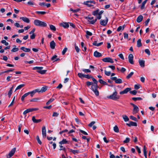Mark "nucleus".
<instances>
[{
	"instance_id": "f257e3e1",
	"label": "nucleus",
	"mask_w": 158,
	"mask_h": 158,
	"mask_svg": "<svg viewBox=\"0 0 158 158\" xmlns=\"http://www.w3.org/2000/svg\"><path fill=\"white\" fill-rule=\"evenodd\" d=\"M92 79L94 82L93 85L91 86V89L96 96H98L99 91L98 88L99 87L98 85V81L93 77Z\"/></svg>"
},
{
	"instance_id": "f03ea898",
	"label": "nucleus",
	"mask_w": 158,
	"mask_h": 158,
	"mask_svg": "<svg viewBox=\"0 0 158 158\" xmlns=\"http://www.w3.org/2000/svg\"><path fill=\"white\" fill-rule=\"evenodd\" d=\"M117 93L115 90L112 94L107 96V98L114 101H117L120 98L119 96L117 95Z\"/></svg>"
},
{
	"instance_id": "7ed1b4c3",
	"label": "nucleus",
	"mask_w": 158,
	"mask_h": 158,
	"mask_svg": "<svg viewBox=\"0 0 158 158\" xmlns=\"http://www.w3.org/2000/svg\"><path fill=\"white\" fill-rule=\"evenodd\" d=\"M34 23L35 25L38 26L46 27L47 26L46 23L38 19L35 20Z\"/></svg>"
},
{
	"instance_id": "20e7f679",
	"label": "nucleus",
	"mask_w": 158,
	"mask_h": 158,
	"mask_svg": "<svg viewBox=\"0 0 158 158\" xmlns=\"http://www.w3.org/2000/svg\"><path fill=\"white\" fill-rule=\"evenodd\" d=\"M43 68L42 67H36L33 68V69H37V72L41 74H44L47 70H42L43 69Z\"/></svg>"
},
{
	"instance_id": "39448f33",
	"label": "nucleus",
	"mask_w": 158,
	"mask_h": 158,
	"mask_svg": "<svg viewBox=\"0 0 158 158\" xmlns=\"http://www.w3.org/2000/svg\"><path fill=\"white\" fill-rule=\"evenodd\" d=\"M85 19H88L89 22L91 24H94L96 21L97 19L96 18L95 19H94V17H91L90 15H88L87 17H86Z\"/></svg>"
},
{
	"instance_id": "423d86ee",
	"label": "nucleus",
	"mask_w": 158,
	"mask_h": 158,
	"mask_svg": "<svg viewBox=\"0 0 158 158\" xmlns=\"http://www.w3.org/2000/svg\"><path fill=\"white\" fill-rule=\"evenodd\" d=\"M110 79L111 80L114 81L116 83L120 84L122 82V80L121 79H117L116 77H111Z\"/></svg>"
},
{
	"instance_id": "0eeeda50",
	"label": "nucleus",
	"mask_w": 158,
	"mask_h": 158,
	"mask_svg": "<svg viewBox=\"0 0 158 158\" xmlns=\"http://www.w3.org/2000/svg\"><path fill=\"white\" fill-rule=\"evenodd\" d=\"M16 148H13L11 150L10 152L8 154L7 156V158H10L14 154Z\"/></svg>"
},
{
	"instance_id": "6e6552de",
	"label": "nucleus",
	"mask_w": 158,
	"mask_h": 158,
	"mask_svg": "<svg viewBox=\"0 0 158 158\" xmlns=\"http://www.w3.org/2000/svg\"><path fill=\"white\" fill-rule=\"evenodd\" d=\"M102 60L105 62H110L113 63L114 61L110 57H106L102 59Z\"/></svg>"
},
{
	"instance_id": "1a4fd4ad",
	"label": "nucleus",
	"mask_w": 158,
	"mask_h": 158,
	"mask_svg": "<svg viewBox=\"0 0 158 158\" xmlns=\"http://www.w3.org/2000/svg\"><path fill=\"white\" fill-rule=\"evenodd\" d=\"M108 21V19L107 17H105V19L104 20L101 19L100 21V24L102 26H106Z\"/></svg>"
},
{
	"instance_id": "9d476101",
	"label": "nucleus",
	"mask_w": 158,
	"mask_h": 158,
	"mask_svg": "<svg viewBox=\"0 0 158 158\" xmlns=\"http://www.w3.org/2000/svg\"><path fill=\"white\" fill-rule=\"evenodd\" d=\"M128 61L131 64H134V62L133 61V56L132 54H130L128 57Z\"/></svg>"
},
{
	"instance_id": "9b49d317",
	"label": "nucleus",
	"mask_w": 158,
	"mask_h": 158,
	"mask_svg": "<svg viewBox=\"0 0 158 158\" xmlns=\"http://www.w3.org/2000/svg\"><path fill=\"white\" fill-rule=\"evenodd\" d=\"M131 89V88H127L122 91L120 92V94H127L128 92L130 91Z\"/></svg>"
},
{
	"instance_id": "f8f14e48",
	"label": "nucleus",
	"mask_w": 158,
	"mask_h": 158,
	"mask_svg": "<svg viewBox=\"0 0 158 158\" xmlns=\"http://www.w3.org/2000/svg\"><path fill=\"white\" fill-rule=\"evenodd\" d=\"M126 125L130 127H131V126H137V125L136 123L132 121L129 122V123H127Z\"/></svg>"
},
{
	"instance_id": "ddd939ff",
	"label": "nucleus",
	"mask_w": 158,
	"mask_h": 158,
	"mask_svg": "<svg viewBox=\"0 0 158 158\" xmlns=\"http://www.w3.org/2000/svg\"><path fill=\"white\" fill-rule=\"evenodd\" d=\"M42 134L43 137L45 138L46 135L45 127L44 126L42 128Z\"/></svg>"
},
{
	"instance_id": "4468645a",
	"label": "nucleus",
	"mask_w": 158,
	"mask_h": 158,
	"mask_svg": "<svg viewBox=\"0 0 158 158\" xmlns=\"http://www.w3.org/2000/svg\"><path fill=\"white\" fill-rule=\"evenodd\" d=\"M60 26L63 27L64 28H67L69 27V26L68 23L66 22H63L60 23Z\"/></svg>"
},
{
	"instance_id": "2eb2a0df",
	"label": "nucleus",
	"mask_w": 158,
	"mask_h": 158,
	"mask_svg": "<svg viewBox=\"0 0 158 158\" xmlns=\"http://www.w3.org/2000/svg\"><path fill=\"white\" fill-rule=\"evenodd\" d=\"M133 107L134 108L132 112L133 114H134L137 113L139 111V108L136 105Z\"/></svg>"
},
{
	"instance_id": "dca6fc26",
	"label": "nucleus",
	"mask_w": 158,
	"mask_h": 158,
	"mask_svg": "<svg viewBox=\"0 0 158 158\" xmlns=\"http://www.w3.org/2000/svg\"><path fill=\"white\" fill-rule=\"evenodd\" d=\"M92 14L96 16L97 19H99V10L98 9L92 12Z\"/></svg>"
},
{
	"instance_id": "f3484780",
	"label": "nucleus",
	"mask_w": 158,
	"mask_h": 158,
	"mask_svg": "<svg viewBox=\"0 0 158 158\" xmlns=\"http://www.w3.org/2000/svg\"><path fill=\"white\" fill-rule=\"evenodd\" d=\"M20 19L22 20L24 22L28 23L30 22V20L29 19L26 17H21Z\"/></svg>"
},
{
	"instance_id": "a211bd4d",
	"label": "nucleus",
	"mask_w": 158,
	"mask_h": 158,
	"mask_svg": "<svg viewBox=\"0 0 158 158\" xmlns=\"http://www.w3.org/2000/svg\"><path fill=\"white\" fill-rule=\"evenodd\" d=\"M32 120L33 122L35 123H38L42 121L41 119H36L34 116L32 117Z\"/></svg>"
},
{
	"instance_id": "6ab92c4d",
	"label": "nucleus",
	"mask_w": 158,
	"mask_h": 158,
	"mask_svg": "<svg viewBox=\"0 0 158 158\" xmlns=\"http://www.w3.org/2000/svg\"><path fill=\"white\" fill-rule=\"evenodd\" d=\"M56 44L54 40H52L50 43V47L52 49H54L55 48Z\"/></svg>"
},
{
	"instance_id": "aec40b11",
	"label": "nucleus",
	"mask_w": 158,
	"mask_h": 158,
	"mask_svg": "<svg viewBox=\"0 0 158 158\" xmlns=\"http://www.w3.org/2000/svg\"><path fill=\"white\" fill-rule=\"evenodd\" d=\"M143 16L142 15H139L137 18L136 21L138 23H139L141 22L143 19Z\"/></svg>"
},
{
	"instance_id": "412c9836",
	"label": "nucleus",
	"mask_w": 158,
	"mask_h": 158,
	"mask_svg": "<svg viewBox=\"0 0 158 158\" xmlns=\"http://www.w3.org/2000/svg\"><path fill=\"white\" fill-rule=\"evenodd\" d=\"M20 49L26 52H29L31 51L30 48H27L24 47H21Z\"/></svg>"
},
{
	"instance_id": "4be33fe9",
	"label": "nucleus",
	"mask_w": 158,
	"mask_h": 158,
	"mask_svg": "<svg viewBox=\"0 0 158 158\" xmlns=\"http://www.w3.org/2000/svg\"><path fill=\"white\" fill-rule=\"evenodd\" d=\"M139 64L142 67H143L144 66L145 61L143 60H139Z\"/></svg>"
},
{
	"instance_id": "5701e85b",
	"label": "nucleus",
	"mask_w": 158,
	"mask_h": 158,
	"mask_svg": "<svg viewBox=\"0 0 158 158\" xmlns=\"http://www.w3.org/2000/svg\"><path fill=\"white\" fill-rule=\"evenodd\" d=\"M137 46L138 47H140L142 45L141 43V40L140 39H139L137 41Z\"/></svg>"
},
{
	"instance_id": "b1692460",
	"label": "nucleus",
	"mask_w": 158,
	"mask_h": 158,
	"mask_svg": "<svg viewBox=\"0 0 158 158\" xmlns=\"http://www.w3.org/2000/svg\"><path fill=\"white\" fill-rule=\"evenodd\" d=\"M25 86L24 84H21L18 86L16 89L15 92L17 90L21 89L22 88L24 87Z\"/></svg>"
},
{
	"instance_id": "393cba45",
	"label": "nucleus",
	"mask_w": 158,
	"mask_h": 158,
	"mask_svg": "<svg viewBox=\"0 0 158 158\" xmlns=\"http://www.w3.org/2000/svg\"><path fill=\"white\" fill-rule=\"evenodd\" d=\"M67 143V141L66 140V139H64L62 141L59 142V143L60 145H62V144H66Z\"/></svg>"
},
{
	"instance_id": "a878e982",
	"label": "nucleus",
	"mask_w": 158,
	"mask_h": 158,
	"mask_svg": "<svg viewBox=\"0 0 158 158\" xmlns=\"http://www.w3.org/2000/svg\"><path fill=\"white\" fill-rule=\"evenodd\" d=\"M125 25H124L123 27L119 26L117 29V31H119L121 30H123L124 28Z\"/></svg>"
},
{
	"instance_id": "bb28decb",
	"label": "nucleus",
	"mask_w": 158,
	"mask_h": 158,
	"mask_svg": "<svg viewBox=\"0 0 158 158\" xmlns=\"http://www.w3.org/2000/svg\"><path fill=\"white\" fill-rule=\"evenodd\" d=\"M50 29L53 31H56V27L53 25L51 24L49 25Z\"/></svg>"
},
{
	"instance_id": "cd10ccee",
	"label": "nucleus",
	"mask_w": 158,
	"mask_h": 158,
	"mask_svg": "<svg viewBox=\"0 0 158 158\" xmlns=\"http://www.w3.org/2000/svg\"><path fill=\"white\" fill-rule=\"evenodd\" d=\"M47 89V86H45L44 87H42L41 90H40V91H41V92H44Z\"/></svg>"
},
{
	"instance_id": "c85d7f7f",
	"label": "nucleus",
	"mask_w": 158,
	"mask_h": 158,
	"mask_svg": "<svg viewBox=\"0 0 158 158\" xmlns=\"http://www.w3.org/2000/svg\"><path fill=\"white\" fill-rule=\"evenodd\" d=\"M123 117L124 121L125 122H127L129 120V118L126 115H123Z\"/></svg>"
},
{
	"instance_id": "c756f323",
	"label": "nucleus",
	"mask_w": 158,
	"mask_h": 158,
	"mask_svg": "<svg viewBox=\"0 0 158 158\" xmlns=\"http://www.w3.org/2000/svg\"><path fill=\"white\" fill-rule=\"evenodd\" d=\"M28 93H27L25 94L23 96H22L21 98V99L22 101H24L25 98L28 95Z\"/></svg>"
},
{
	"instance_id": "7c9ffc66",
	"label": "nucleus",
	"mask_w": 158,
	"mask_h": 158,
	"mask_svg": "<svg viewBox=\"0 0 158 158\" xmlns=\"http://www.w3.org/2000/svg\"><path fill=\"white\" fill-rule=\"evenodd\" d=\"M134 72H131L126 77V78L127 79H129L134 74Z\"/></svg>"
},
{
	"instance_id": "2f4dec72",
	"label": "nucleus",
	"mask_w": 158,
	"mask_h": 158,
	"mask_svg": "<svg viewBox=\"0 0 158 158\" xmlns=\"http://www.w3.org/2000/svg\"><path fill=\"white\" fill-rule=\"evenodd\" d=\"M86 37L87 38L88 37V35L91 36L92 35V33L91 32H90V31H86Z\"/></svg>"
},
{
	"instance_id": "473e14b6",
	"label": "nucleus",
	"mask_w": 158,
	"mask_h": 158,
	"mask_svg": "<svg viewBox=\"0 0 158 158\" xmlns=\"http://www.w3.org/2000/svg\"><path fill=\"white\" fill-rule=\"evenodd\" d=\"M99 83H100L101 84H103V85H108V84L107 83L102 79H99Z\"/></svg>"
},
{
	"instance_id": "72a5a7b5",
	"label": "nucleus",
	"mask_w": 158,
	"mask_h": 158,
	"mask_svg": "<svg viewBox=\"0 0 158 158\" xmlns=\"http://www.w3.org/2000/svg\"><path fill=\"white\" fill-rule=\"evenodd\" d=\"M114 131L116 132H119V129L117 125L115 126L114 127Z\"/></svg>"
},
{
	"instance_id": "f704fd0d",
	"label": "nucleus",
	"mask_w": 158,
	"mask_h": 158,
	"mask_svg": "<svg viewBox=\"0 0 158 158\" xmlns=\"http://www.w3.org/2000/svg\"><path fill=\"white\" fill-rule=\"evenodd\" d=\"M132 99L134 101H136L137 100H141L142 99L140 97H138V98H132Z\"/></svg>"
},
{
	"instance_id": "c9c22d12",
	"label": "nucleus",
	"mask_w": 158,
	"mask_h": 158,
	"mask_svg": "<svg viewBox=\"0 0 158 158\" xmlns=\"http://www.w3.org/2000/svg\"><path fill=\"white\" fill-rule=\"evenodd\" d=\"M30 112H32L34 111L38 110L39 109L38 108H32L28 109Z\"/></svg>"
},
{
	"instance_id": "e433bc0d",
	"label": "nucleus",
	"mask_w": 158,
	"mask_h": 158,
	"mask_svg": "<svg viewBox=\"0 0 158 158\" xmlns=\"http://www.w3.org/2000/svg\"><path fill=\"white\" fill-rule=\"evenodd\" d=\"M146 3V1H144L142 3V5L140 7L141 9L143 10V9L144 8V6H145V4Z\"/></svg>"
},
{
	"instance_id": "4c0bfd02",
	"label": "nucleus",
	"mask_w": 158,
	"mask_h": 158,
	"mask_svg": "<svg viewBox=\"0 0 158 158\" xmlns=\"http://www.w3.org/2000/svg\"><path fill=\"white\" fill-rule=\"evenodd\" d=\"M77 75L78 76L81 78H82L83 77H85V74H82L81 73H78Z\"/></svg>"
},
{
	"instance_id": "58836bf2",
	"label": "nucleus",
	"mask_w": 158,
	"mask_h": 158,
	"mask_svg": "<svg viewBox=\"0 0 158 158\" xmlns=\"http://www.w3.org/2000/svg\"><path fill=\"white\" fill-rule=\"evenodd\" d=\"M83 4L89 7H91L93 6V5L91 4V3H90L86 2V1L84 2L83 3Z\"/></svg>"
},
{
	"instance_id": "ea45409f",
	"label": "nucleus",
	"mask_w": 158,
	"mask_h": 158,
	"mask_svg": "<svg viewBox=\"0 0 158 158\" xmlns=\"http://www.w3.org/2000/svg\"><path fill=\"white\" fill-rule=\"evenodd\" d=\"M54 100V99L53 98H50L48 102H46V104L47 105H48L49 103L52 102Z\"/></svg>"
},
{
	"instance_id": "a19ab883",
	"label": "nucleus",
	"mask_w": 158,
	"mask_h": 158,
	"mask_svg": "<svg viewBox=\"0 0 158 158\" xmlns=\"http://www.w3.org/2000/svg\"><path fill=\"white\" fill-rule=\"evenodd\" d=\"M130 118L132 120H133L135 121H137V120L136 118L135 117L133 116H130Z\"/></svg>"
},
{
	"instance_id": "79ce46f5",
	"label": "nucleus",
	"mask_w": 158,
	"mask_h": 158,
	"mask_svg": "<svg viewBox=\"0 0 158 158\" xmlns=\"http://www.w3.org/2000/svg\"><path fill=\"white\" fill-rule=\"evenodd\" d=\"M130 141V139L129 138H126L125 140L123 141V143H128Z\"/></svg>"
},
{
	"instance_id": "37998d69",
	"label": "nucleus",
	"mask_w": 158,
	"mask_h": 158,
	"mask_svg": "<svg viewBox=\"0 0 158 158\" xmlns=\"http://www.w3.org/2000/svg\"><path fill=\"white\" fill-rule=\"evenodd\" d=\"M86 84L88 86H89L90 85H92V86L93 85V82L88 81L86 82Z\"/></svg>"
},
{
	"instance_id": "c03bdc74",
	"label": "nucleus",
	"mask_w": 158,
	"mask_h": 158,
	"mask_svg": "<svg viewBox=\"0 0 158 158\" xmlns=\"http://www.w3.org/2000/svg\"><path fill=\"white\" fill-rule=\"evenodd\" d=\"M1 42L2 44H5V45L6 46H7L9 45V43L8 42H7L5 40H2Z\"/></svg>"
},
{
	"instance_id": "a18cd8bd",
	"label": "nucleus",
	"mask_w": 158,
	"mask_h": 158,
	"mask_svg": "<svg viewBox=\"0 0 158 158\" xmlns=\"http://www.w3.org/2000/svg\"><path fill=\"white\" fill-rule=\"evenodd\" d=\"M36 139L38 142V143L40 144H42V142L41 140H40L39 136L38 135L37 136H36Z\"/></svg>"
},
{
	"instance_id": "49530a36",
	"label": "nucleus",
	"mask_w": 158,
	"mask_h": 158,
	"mask_svg": "<svg viewBox=\"0 0 158 158\" xmlns=\"http://www.w3.org/2000/svg\"><path fill=\"white\" fill-rule=\"evenodd\" d=\"M92 76L90 75H86L85 74V77L87 78V79H90V78H92Z\"/></svg>"
},
{
	"instance_id": "de8ad7c7",
	"label": "nucleus",
	"mask_w": 158,
	"mask_h": 158,
	"mask_svg": "<svg viewBox=\"0 0 158 158\" xmlns=\"http://www.w3.org/2000/svg\"><path fill=\"white\" fill-rule=\"evenodd\" d=\"M57 56L56 55H55L53 56L51 58L52 60H54V61H56V60L57 58Z\"/></svg>"
},
{
	"instance_id": "09e8293b",
	"label": "nucleus",
	"mask_w": 158,
	"mask_h": 158,
	"mask_svg": "<svg viewBox=\"0 0 158 158\" xmlns=\"http://www.w3.org/2000/svg\"><path fill=\"white\" fill-rule=\"evenodd\" d=\"M39 99L38 98H33L31 100H30V102H37L38 100H39Z\"/></svg>"
},
{
	"instance_id": "8fccbe9b",
	"label": "nucleus",
	"mask_w": 158,
	"mask_h": 158,
	"mask_svg": "<svg viewBox=\"0 0 158 158\" xmlns=\"http://www.w3.org/2000/svg\"><path fill=\"white\" fill-rule=\"evenodd\" d=\"M94 56L96 57H99V52L97 51H95L94 53Z\"/></svg>"
},
{
	"instance_id": "3c124183",
	"label": "nucleus",
	"mask_w": 158,
	"mask_h": 158,
	"mask_svg": "<svg viewBox=\"0 0 158 158\" xmlns=\"http://www.w3.org/2000/svg\"><path fill=\"white\" fill-rule=\"evenodd\" d=\"M137 91L135 90H134L132 91H130V93L131 94H133V95H135L137 93Z\"/></svg>"
},
{
	"instance_id": "603ef678",
	"label": "nucleus",
	"mask_w": 158,
	"mask_h": 158,
	"mask_svg": "<svg viewBox=\"0 0 158 158\" xmlns=\"http://www.w3.org/2000/svg\"><path fill=\"white\" fill-rule=\"evenodd\" d=\"M19 50V48H13L11 51L13 52H16Z\"/></svg>"
},
{
	"instance_id": "864d4df0",
	"label": "nucleus",
	"mask_w": 158,
	"mask_h": 158,
	"mask_svg": "<svg viewBox=\"0 0 158 158\" xmlns=\"http://www.w3.org/2000/svg\"><path fill=\"white\" fill-rule=\"evenodd\" d=\"M28 95L30 94L31 97H32L34 95V94H35L34 93V92H33V91L31 92H28Z\"/></svg>"
},
{
	"instance_id": "5fc2aeb1",
	"label": "nucleus",
	"mask_w": 158,
	"mask_h": 158,
	"mask_svg": "<svg viewBox=\"0 0 158 158\" xmlns=\"http://www.w3.org/2000/svg\"><path fill=\"white\" fill-rule=\"evenodd\" d=\"M82 71L85 73H90L91 72V70L89 69H83Z\"/></svg>"
},
{
	"instance_id": "6e6d98bb",
	"label": "nucleus",
	"mask_w": 158,
	"mask_h": 158,
	"mask_svg": "<svg viewBox=\"0 0 158 158\" xmlns=\"http://www.w3.org/2000/svg\"><path fill=\"white\" fill-rule=\"evenodd\" d=\"M79 131L81 132L83 134H84V135H88V133L87 132H86L85 131H84L83 130H81L80 129L79 130Z\"/></svg>"
},
{
	"instance_id": "4d7b16f0",
	"label": "nucleus",
	"mask_w": 158,
	"mask_h": 158,
	"mask_svg": "<svg viewBox=\"0 0 158 158\" xmlns=\"http://www.w3.org/2000/svg\"><path fill=\"white\" fill-rule=\"evenodd\" d=\"M37 14H41L42 15H44L46 13V12L45 11H37L36 12Z\"/></svg>"
},
{
	"instance_id": "13d9d810",
	"label": "nucleus",
	"mask_w": 158,
	"mask_h": 158,
	"mask_svg": "<svg viewBox=\"0 0 158 158\" xmlns=\"http://www.w3.org/2000/svg\"><path fill=\"white\" fill-rule=\"evenodd\" d=\"M68 50L67 48H65L62 52V55H64Z\"/></svg>"
},
{
	"instance_id": "bf43d9fd",
	"label": "nucleus",
	"mask_w": 158,
	"mask_h": 158,
	"mask_svg": "<svg viewBox=\"0 0 158 158\" xmlns=\"http://www.w3.org/2000/svg\"><path fill=\"white\" fill-rule=\"evenodd\" d=\"M135 148L137 150L138 153L139 154L141 152V151L140 149V148L138 146H135Z\"/></svg>"
},
{
	"instance_id": "052dcab7",
	"label": "nucleus",
	"mask_w": 158,
	"mask_h": 158,
	"mask_svg": "<svg viewBox=\"0 0 158 158\" xmlns=\"http://www.w3.org/2000/svg\"><path fill=\"white\" fill-rule=\"evenodd\" d=\"M70 11H73V12H76L80 10V9H77L76 10H73L71 8L70 9Z\"/></svg>"
},
{
	"instance_id": "680f3d73",
	"label": "nucleus",
	"mask_w": 158,
	"mask_h": 158,
	"mask_svg": "<svg viewBox=\"0 0 158 158\" xmlns=\"http://www.w3.org/2000/svg\"><path fill=\"white\" fill-rule=\"evenodd\" d=\"M145 52L148 55H150V52L149 50L148 49H147L145 50Z\"/></svg>"
},
{
	"instance_id": "e2e57ef3",
	"label": "nucleus",
	"mask_w": 158,
	"mask_h": 158,
	"mask_svg": "<svg viewBox=\"0 0 158 158\" xmlns=\"http://www.w3.org/2000/svg\"><path fill=\"white\" fill-rule=\"evenodd\" d=\"M75 49H76V52L77 53L79 52L80 51V49L75 44Z\"/></svg>"
},
{
	"instance_id": "0e129e2a",
	"label": "nucleus",
	"mask_w": 158,
	"mask_h": 158,
	"mask_svg": "<svg viewBox=\"0 0 158 158\" xmlns=\"http://www.w3.org/2000/svg\"><path fill=\"white\" fill-rule=\"evenodd\" d=\"M105 74L107 76H110L111 74V72L110 71H107L106 70L105 71Z\"/></svg>"
},
{
	"instance_id": "69168bd1",
	"label": "nucleus",
	"mask_w": 158,
	"mask_h": 158,
	"mask_svg": "<svg viewBox=\"0 0 158 158\" xmlns=\"http://www.w3.org/2000/svg\"><path fill=\"white\" fill-rule=\"evenodd\" d=\"M103 139L104 141L106 143H108L109 141V140H108L106 138V137L105 136H104L103 138Z\"/></svg>"
},
{
	"instance_id": "338daca9",
	"label": "nucleus",
	"mask_w": 158,
	"mask_h": 158,
	"mask_svg": "<svg viewBox=\"0 0 158 158\" xmlns=\"http://www.w3.org/2000/svg\"><path fill=\"white\" fill-rule=\"evenodd\" d=\"M12 91H11V90H9V92H8V96L9 97V98H10V97L11 95V94H12Z\"/></svg>"
},
{
	"instance_id": "774afa93",
	"label": "nucleus",
	"mask_w": 158,
	"mask_h": 158,
	"mask_svg": "<svg viewBox=\"0 0 158 158\" xmlns=\"http://www.w3.org/2000/svg\"><path fill=\"white\" fill-rule=\"evenodd\" d=\"M59 114L57 112H54L52 116L54 117H57L59 115Z\"/></svg>"
}]
</instances>
